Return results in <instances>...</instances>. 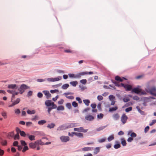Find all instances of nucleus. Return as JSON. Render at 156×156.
<instances>
[{
	"mask_svg": "<svg viewBox=\"0 0 156 156\" xmlns=\"http://www.w3.org/2000/svg\"><path fill=\"white\" fill-rule=\"evenodd\" d=\"M29 88V87L25 84H22L21 85L18 90L19 91L20 93L22 94L25 91V90Z\"/></svg>",
	"mask_w": 156,
	"mask_h": 156,
	"instance_id": "1",
	"label": "nucleus"
},
{
	"mask_svg": "<svg viewBox=\"0 0 156 156\" xmlns=\"http://www.w3.org/2000/svg\"><path fill=\"white\" fill-rule=\"evenodd\" d=\"M45 104L48 107L51 106L53 107V108H57L56 105L53 102H52L51 100H46L45 101Z\"/></svg>",
	"mask_w": 156,
	"mask_h": 156,
	"instance_id": "2",
	"label": "nucleus"
},
{
	"mask_svg": "<svg viewBox=\"0 0 156 156\" xmlns=\"http://www.w3.org/2000/svg\"><path fill=\"white\" fill-rule=\"evenodd\" d=\"M121 84L122 86L124 87L126 91H130L132 89V86L128 84H124L122 83H121Z\"/></svg>",
	"mask_w": 156,
	"mask_h": 156,
	"instance_id": "3",
	"label": "nucleus"
},
{
	"mask_svg": "<svg viewBox=\"0 0 156 156\" xmlns=\"http://www.w3.org/2000/svg\"><path fill=\"white\" fill-rule=\"evenodd\" d=\"M128 119V117L125 114H123L122 115L121 120L123 124H125L126 122Z\"/></svg>",
	"mask_w": 156,
	"mask_h": 156,
	"instance_id": "4",
	"label": "nucleus"
},
{
	"mask_svg": "<svg viewBox=\"0 0 156 156\" xmlns=\"http://www.w3.org/2000/svg\"><path fill=\"white\" fill-rule=\"evenodd\" d=\"M74 131H78L80 132H82L83 133H86L87 131V129H83V127H81L79 128H74Z\"/></svg>",
	"mask_w": 156,
	"mask_h": 156,
	"instance_id": "5",
	"label": "nucleus"
},
{
	"mask_svg": "<svg viewBox=\"0 0 156 156\" xmlns=\"http://www.w3.org/2000/svg\"><path fill=\"white\" fill-rule=\"evenodd\" d=\"M61 141L63 142H66L69 140V137L68 136H62L60 138Z\"/></svg>",
	"mask_w": 156,
	"mask_h": 156,
	"instance_id": "6",
	"label": "nucleus"
},
{
	"mask_svg": "<svg viewBox=\"0 0 156 156\" xmlns=\"http://www.w3.org/2000/svg\"><path fill=\"white\" fill-rule=\"evenodd\" d=\"M140 86H138L137 87L134 88L132 90V92H134L136 94H138L140 93L141 89L140 88Z\"/></svg>",
	"mask_w": 156,
	"mask_h": 156,
	"instance_id": "7",
	"label": "nucleus"
},
{
	"mask_svg": "<svg viewBox=\"0 0 156 156\" xmlns=\"http://www.w3.org/2000/svg\"><path fill=\"white\" fill-rule=\"evenodd\" d=\"M20 101V98H17L16 99V100L14 101H13L11 105H10L9 106V107H11L15 105L18 104Z\"/></svg>",
	"mask_w": 156,
	"mask_h": 156,
	"instance_id": "8",
	"label": "nucleus"
},
{
	"mask_svg": "<svg viewBox=\"0 0 156 156\" xmlns=\"http://www.w3.org/2000/svg\"><path fill=\"white\" fill-rule=\"evenodd\" d=\"M7 87L9 89H12L16 90L18 88V87L15 84H11L8 85Z\"/></svg>",
	"mask_w": 156,
	"mask_h": 156,
	"instance_id": "9",
	"label": "nucleus"
},
{
	"mask_svg": "<svg viewBox=\"0 0 156 156\" xmlns=\"http://www.w3.org/2000/svg\"><path fill=\"white\" fill-rule=\"evenodd\" d=\"M42 92L46 96L47 99H49L51 97V94L50 93L49 91L48 90H43Z\"/></svg>",
	"mask_w": 156,
	"mask_h": 156,
	"instance_id": "10",
	"label": "nucleus"
},
{
	"mask_svg": "<svg viewBox=\"0 0 156 156\" xmlns=\"http://www.w3.org/2000/svg\"><path fill=\"white\" fill-rule=\"evenodd\" d=\"M94 119V117L91 115H87L85 117V119L87 121H91Z\"/></svg>",
	"mask_w": 156,
	"mask_h": 156,
	"instance_id": "11",
	"label": "nucleus"
},
{
	"mask_svg": "<svg viewBox=\"0 0 156 156\" xmlns=\"http://www.w3.org/2000/svg\"><path fill=\"white\" fill-rule=\"evenodd\" d=\"M37 144L35 143V141L34 143H30L29 144L30 147L32 149H35L37 147Z\"/></svg>",
	"mask_w": 156,
	"mask_h": 156,
	"instance_id": "12",
	"label": "nucleus"
},
{
	"mask_svg": "<svg viewBox=\"0 0 156 156\" xmlns=\"http://www.w3.org/2000/svg\"><path fill=\"white\" fill-rule=\"evenodd\" d=\"M156 91V88L155 87H153L149 90V92L150 93L152 94L155 96L156 94H155V92Z\"/></svg>",
	"mask_w": 156,
	"mask_h": 156,
	"instance_id": "13",
	"label": "nucleus"
},
{
	"mask_svg": "<svg viewBox=\"0 0 156 156\" xmlns=\"http://www.w3.org/2000/svg\"><path fill=\"white\" fill-rule=\"evenodd\" d=\"M112 117L115 120H117L119 119L120 116L117 113L113 114Z\"/></svg>",
	"mask_w": 156,
	"mask_h": 156,
	"instance_id": "14",
	"label": "nucleus"
},
{
	"mask_svg": "<svg viewBox=\"0 0 156 156\" xmlns=\"http://www.w3.org/2000/svg\"><path fill=\"white\" fill-rule=\"evenodd\" d=\"M35 143L37 144V146H39V145H44V143L41 140H36L35 141Z\"/></svg>",
	"mask_w": 156,
	"mask_h": 156,
	"instance_id": "15",
	"label": "nucleus"
},
{
	"mask_svg": "<svg viewBox=\"0 0 156 156\" xmlns=\"http://www.w3.org/2000/svg\"><path fill=\"white\" fill-rule=\"evenodd\" d=\"M72 133L74 134L76 136L80 137H83V133H77V132H72Z\"/></svg>",
	"mask_w": 156,
	"mask_h": 156,
	"instance_id": "16",
	"label": "nucleus"
},
{
	"mask_svg": "<svg viewBox=\"0 0 156 156\" xmlns=\"http://www.w3.org/2000/svg\"><path fill=\"white\" fill-rule=\"evenodd\" d=\"M84 103L87 106H88L90 101L88 99H85L83 100Z\"/></svg>",
	"mask_w": 156,
	"mask_h": 156,
	"instance_id": "17",
	"label": "nucleus"
},
{
	"mask_svg": "<svg viewBox=\"0 0 156 156\" xmlns=\"http://www.w3.org/2000/svg\"><path fill=\"white\" fill-rule=\"evenodd\" d=\"M118 109V107L115 106L114 107H112L110 108L109 109V111L110 112H112L114 111H115Z\"/></svg>",
	"mask_w": 156,
	"mask_h": 156,
	"instance_id": "18",
	"label": "nucleus"
},
{
	"mask_svg": "<svg viewBox=\"0 0 156 156\" xmlns=\"http://www.w3.org/2000/svg\"><path fill=\"white\" fill-rule=\"evenodd\" d=\"M91 147H85L82 148V150L83 151H91Z\"/></svg>",
	"mask_w": 156,
	"mask_h": 156,
	"instance_id": "19",
	"label": "nucleus"
},
{
	"mask_svg": "<svg viewBox=\"0 0 156 156\" xmlns=\"http://www.w3.org/2000/svg\"><path fill=\"white\" fill-rule=\"evenodd\" d=\"M100 147H96L94 150V154H97L100 151Z\"/></svg>",
	"mask_w": 156,
	"mask_h": 156,
	"instance_id": "20",
	"label": "nucleus"
},
{
	"mask_svg": "<svg viewBox=\"0 0 156 156\" xmlns=\"http://www.w3.org/2000/svg\"><path fill=\"white\" fill-rule=\"evenodd\" d=\"M27 113L29 114H34L35 113V110L30 111L29 110H28L27 111Z\"/></svg>",
	"mask_w": 156,
	"mask_h": 156,
	"instance_id": "21",
	"label": "nucleus"
},
{
	"mask_svg": "<svg viewBox=\"0 0 156 156\" xmlns=\"http://www.w3.org/2000/svg\"><path fill=\"white\" fill-rule=\"evenodd\" d=\"M70 83L73 87H75L78 84V82L77 81H72Z\"/></svg>",
	"mask_w": 156,
	"mask_h": 156,
	"instance_id": "22",
	"label": "nucleus"
},
{
	"mask_svg": "<svg viewBox=\"0 0 156 156\" xmlns=\"http://www.w3.org/2000/svg\"><path fill=\"white\" fill-rule=\"evenodd\" d=\"M121 144L123 146H125L126 145V143L125 140L123 138H122L121 139Z\"/></svg>",
	"mask_w": 156,
	"mask_h": 156,
	"instance_id": "23",
	"label": "nucleus"
},
{
	"mask_svg": "<svg viewBox=\"0 0 156 156\" xmlns=\"http://www.w3.org/2000/svg\"><path fill=\"white\" fill-rule=\"evenodd\" d=\"M69 86L68 84H65L63 85L62 87V88L64 90L67 89Z\"/></svg>",
	"mask_w": 156,
	"mask_h": 156,
	"instance_id": "24",
	"label": "nucleus"
},
{
	"mask_svg": "<svg viewBox=\"0 0 156 156\" xmlns=\"http://www.w3.org/2000/svg\"><path fill=\"white\" fill-rule=\"evenodd\" d=\"M46 122L45 120H41L38 122V123L39 125H43Z\"/></svg>",
	"mask_w": 156,
	"mask_h": 156,
	"instance_id": "25",
	"label": "nucleus"
},
{
	"mask_svg": "<svg viewBox=\"0 0 156 156\" xmlns=\"http://www.w3.org/2000/svg\"><path fill=\"white\" fill-rule=\"evenodd\" d=\"M115 79L117 81H119L120 82H122L123 81V79H121L119 76H116L115 77Z\"/></svg>",
	"mask_w": 156,
	"mask_h": 156,
	"instance_id": "26",
	"label": "nucleus"
},
{
	"mask_svg": "<svg viewBox=\"0 0 156 156\" xmlns=\"http://www.w3.org/2000/svg\"><path fill=\"white\" fill-rule=\"evenodd\" d=\"M62 79L61 76H58L57 77L53 78V82L58 81Z\"/></svg>",
	"mask_w": 156,
	"mask_h": 156,
	"instance_id": "27",
	"label": "nucleus"
},
{
	"mask_svg": "<svg viewBox=\"0 0 156 156\" xmlns=\"http://www.w3.org/2000/svg\"><path fill=\"white\" fill-rule=\"evenodd\" d=\"M62 79L61 76H58L57 77L53 78V82L58 81Z\"/></svg>",
	"mask_w": 156,
	"mask_h": 156,
	"instance_id": "28",
	"label": "nucleus"
},
{
	"mask_svg": "<svg viewBox=\"0 0 156 156\" xmlns=\"http://www.w3.org/2000/svg\"><path fill=\"white\" fill-rule=\"evenodd\" d=\"M55 126V124L54 123H51L50 124H48L47 126V127L50 129L53 128Z\"/></svg>",
	"mask_w": 156,
	"mask_h": 156,
	"instance_id": "29",
	"label": "nucleus"
},
{
	"mask_svg": "<svg viewBox=\"0 0 156 156\" xmlns=\"http://www.w3.org/2000/svg\"><path fill=\"white\" fill-rule=\"evenodd\" d=\"M115 98V97L112 95H110L109 96V98L111 101L114 100Z\"/></svg>",
	"mask_w": 156,
	"mask_h": 156,
	"instance_id": "30",
	"label": "nucleus"
},
{
	"mask_svg": "<svg viewBox=\"0 0 156 156\" xmlns=\"http://www.w3.org/2000/svg\"><path fill=\"white\" fill-rule=\"evenodd\" d=\"M114 139V136L113 135H111L108 138V141L110 142Z\"/></svg>",
	"mask_w": 156,
	"mask_h": 156,
	"instance_id": "31",
	"label": "nucleus"
},
{
	"mask_svg": "<svg viewBox=\"0 0 156 156\" xmlns=\"http://www.w3.org/2000/svg\"><path fill=\"white\" fill-rule=\"evenodd\" d=\"M15 91V90L12 89H9L7 90V91L9 93L12 94Z\"/></svg>",
	"mask_w": 156,
	"mask_h": 156,
	"instance_id": "32",
	"label": "nucleus"
},
{
	"mask_svg": "<svg viewBox=\"0 0 156 156\" xmlns=\"http://www.w3.org/2000/svg\"><path fill=\"white\" fill-rule=\"evenodd\" d=\"M64 109L63 106L61 105L58 106L57 108V110L58 111L59 110H63Z\"/></svg>",
	"mask_w": 156,
	"mask_h": 156,
	"instance_id": "33",
	"label": "nucleus"
},
{
	"mask_svg": "<svg viewBox=\"0 0 156 156\" xmlns=\"http://www.w3.org/2000/svg\"><path fill=\"white\" fill-rule=\"evenodd\" d=\"M20 139V136L19 135V134L17 133L16 135L14 136V139L15 140H16L17 139L19 140Z\"/></svg>",
	"mask_w": 156,
	"mask_h": 156,
	"instance_id": "34",
	"label": "nucleus"
},
{
	"mask_svg": "<svg viewBox=\"0 0 156 156\" xmlns=\"http://www.w3.org/2000/svg\"><path fill=\"white\" fill-rule=\"evenodd\" d=\"M28 150V147L26 145L25 146H24V147L23 148V149L22 150V152L24 153Z\"/></svg>",
	"mask_w": 156,
	"mask_h": 156,
	"instance_id": "35",
	"label": "nucleus"
},
{
	"mask_svg": "<svg viewBox=\"0 0 156 156\" xmlns=\"http://www.w3.org/2000/svg\"><path fill=\"white\" fill-rule=\"evenodd\" d=\"M39 119V117L37 115H35L34 116V117L33 118H32L31 119L32 120L34 121H36L37 120H38Z\"/></svg>",
	"mask_w": 156,
	"mask_h": 156,
	"instance_id": "36",
	"label": "nucleus"
},
{
	"mask_svg": "<svg viewBox=\"0 0 156 156\" xmlns=\"http://www.w3.org/2000/svg\"><path fill=\"white\" fill-rule=\"evenodd\" d=\"M35 136L34 135H31L30 136H29V139L30 140H35Z\"/></svg>",
	"mask_w": 156,
	"mask_h": 156,
	"instance_id": "37",
	"label": "nucleus"
},
{
	"mask_svg": "<svg viewBox=\"0 0 156 156\" xmlns=\"http://www.w3.org/2000/svg\"><path fill=\"white\" fill-rule=\"evenodd\" d=\"M72 105L74 107H76L78 106V104L75 101H74L72 103Z\"/></svg>",
	"mask_w": 156,
	"mask_h": 156,
	"instance_id": "38",
	"label": "nucleus"
},
{
	"mask_svg": "<svg viewBox=\"0 0 156 156\" xmlns=\"http://www.w3.org/2000/svg\"><path fill=\"white\" fill-rule=\"evenodd\" d=\"M2 115L4 117L5 119H6L7 117L6 113L5 112H3L2 113Z\"/></svg>",
	"mask_w": 156,
	"mask_h": 156,
	"instance_id": "39",
	"label": "nucleus"
},
{
	"mask_svg": "<svg viewBox=\"0 0 156 156\" xmlns=\"http://www.w3.org/2000/svg\"><path fill=\"white\" fill-rule=\"evenodd\" d=\"M105 127V126H101L97 129L96 130L98 131H100L103 130Z\"/></svg>",
	"mask_w": 156,
	"mask_h": 156,
	"instance_id": "40",
	"label": "nucleus"
},
{
	"mask_svg": "<svg viewBox=\"0 0 156 156\" xmlns=\"http://www.w3.org/2000/svg\"><path fill=\"white\" fill-rule=\"evenodd\" d=\"M104 115L102 113H100L99 115H97V117L98 119H102Z\"/></svg>",
	"mask_w": 156,
	"mask_h": 156,
	"instance_id": "41",
	"label": "nucleus"
},
{
	"mask_svg": "<svg viewBox=\"0 0 156 156\" xmlns=\"http://www.w3.org/2000/svg\"><path fill=\"white\" fill-rule=\"evenodd\" d=\"M106 139L105 138H104L103 139H101L100 140H98V142L99 143H101L104 142H105L106 140Z\"/></svg>",
	"mask_w": 156,
	"mask_h": 156,
	"instance_id": "42",
	"label": "nucleus"
},
{
	"mask_svg": "<svg viewBox=\"0 0 156 156\" xmlns=\"http://www.w3.org/2000/svg\"><path fill=\"white\" fill-rule=\"evenodd\" d=\"M20 135L21 136L24 137L26 136V134L25 132L23 131H21L20 133Z\"/></svg>",
	"mask_w": 156,
	"mask_h": 156,
	"instance_id": "43",
	"label": "nucleus"
},
{
	"mask_svg": "<svg viewBox=\"0 0 156 156\" xmlns=\"http://www.w3.org/2000/svg\"><path fill=\"white\" fill-rule=\"evenodd\" d=\"M80 82L82 84H85L86 83L87 80L86 79H83L80 81Z\"/></svg>",
	"mask_w": 156,
	"mask_h": 156,
	"instance_id": "44",
	"label": "nucleus"
},
{
	"mask_svg": "<svg viewBox=\"0 0 156 156\" xmlns=\"http://www.w3.org/2000/svg\"><path fill=\"white\" fill-rule=\"evenodd\" d=\"M76 101H78L79 103L81 104L82 103V101L80 98L76 97Z\"/></svg>",
	"mask_w": 156,
	"mask_h": 156,
	"instance_id": "45",
	"label": "nucleus"
},
{
	"mask_svg": "<svg viewBox=\"0 0 156 156\" xmlns=\"http://www.w3.org/2000/svg\"><path fill=\"white\" fill-rule=\"evenodd\" d=\"M120 146H121L119 144H115L114 145V147L116 149H117L119 148V147H120Z\"/></svg>",
	"mask_w": 156,
	"mask_h": 156,
	"instance_id": "46",
	"label": "nucleus"
},
{
	"mask_svg": "<svg viewBox=\"0 0 156 156\" xmlns=\"http://www.w3.org/2000/svg\"><path fill=\"white\" fill-rule=\"evenodd\" d=\"M20 142L21 145L23 146H25L27 145V143L25 142L23 140H21L20 141Z\"/></svg>",
	"mask_w": 156,
	"mask_h": 156,
	"instance_id": "47",
	"label": "nucleus"
},
{
	"mask_svg": "<svg viewBox=\"0 0 156 156\" xmlns=\"http://www.w3.org/2000/svg\"><path fill=\"white\" fill-rule=\"evenodd\" d=\"M73 94V93L71 92H68L65 93L63 94L64 95H65L66 97V96H67L69 95Z\"/></svg>",
	"mask_w": 156,
	"mask_h": 156,
	"instance_id": "48",
	"label": "nucleus"
},
{
	"mask_svg": "<svg viewBox=\"0 0 156 156\" xmlns=\"http://www.w3.org/2000/svg\"><path fill=\"white\" fill-rule=\"evenodd\" d=\"M132 107L128 108L125 109V111L126 112H128L129 111H131L132 110Z\"/></svg>",
	"mask_w": 156,
	"mask_h": 156,
	"instance_id": "49",
	"label": "nucleus"
},
{
	"mask_svg": "<svg viewBox=\"0 0 156 156\" xmlns=\"http://www.w3.org/2000/svg\"><path fill=\"white\" fill-rule=\"evenodd\" d=\"M66 107L69 109H71L72 107L71 104L70 103H67L66 105Z\"/></svg>",
	"mask_w": 156,
	"mask_h": 156,
	"instance_id": "50",
	"label": "nucleus"
},
{
	"mask_svg": "<svg viewBox=\"0 0 156 156\" xmlns=\"http://www.w3.org/2000/svg\"><path fill=\"white\" fill-rule=\"evenodd\" d=\"M15 113L16 114L19 115L20 113V111L19 109H17L15 110Z\"/></svg>",
	"mask_w": 156,
	"mask_h": 156,
	"instance_id": "51",
	"label": "nucleus"
},
{
	"mask_svg": "<svg viewBox=\"0 0 156 156\" xmlns=\"http://www.w3.org/2000/svg\"><path fill=\"white\" fill-rule=\"evenodd\" d=\"M8 135L9 136H11V137H14V133L13 131L12 132H11L9 133Z\"/></svg>",
	"mask_w": 156,
	"mask_h": 156,
	"instance_id": "52",
	"label": "nucleus"
},
{
	"mask_svg": "<svg viewBox=\"0 0 156 156\" xmlns=\"http://www.w3.org/2000/svg\"><path fill=\"white\" fill-rule=\"evenodd\" d=\"M97 99L99 101H100L103 99V98L101 95H99L97 97Z\"/></svg>",
	"mask_w": 156,
	"mask_h": 156,
	"instance_id": "53",
	"label": "nucleus"
},
{
	"mask_svg": "<svg viewBox=\"0 0 156 156\" xmlns=\"http://www.w3.org/2000/svg\"><path fill=\"white\" fill-rule=\"evenodd\" d=\"M136 108H137L138 111L141 114H143L144 113V112L143 111L141 110L138 107H137Z\"/></svg>",
	"mask_w": 156,
	"mask_h": 156,
	"instance_id": "54",
	"label": "nucleus"
},
{
	"mask_svg": "<svg viewBox=\"0 0 156 156\" xmlns=\"http://www.w3.org/2000/svg\"><path fill=\"white\" fill-rule=\"evenodd\" d=\"M37 96L38 98H41L43 97V94L41 92H39L37 94Z\"/></svg>",
	"mask_w": 156,
	"mask_h": 156,
	"instance_id": "55",
	"label": "nucleus"
},
{
	"mask_svg": "<svg viewBox=\"0 0 156 156\" xmlns=\"http://www.w3.org/2000/svg\"><path fill=\"white\" fill-rule=\"evenodd\" d=\"M130 136H131V137L133 138V137H136V135L135 133L133 132L131 133Z\"/></svg>",
	"mask_w": 156,
	"mask_h": 156,
	"instance_id": "56",
	"label": "nucleus"
},
{
	"mask_svg": "<svg viewBox=\"0 0 156 156\" xmlns=\"http://www.w3.org/2000/svg\"><path fill=\"white\" fill-rule=\"evenodd\" d=\"M59 91L58 90L55 89V90H50V92L51 93H54L56 92H58Z\"/></svg>",
	"mask_w": 156,
	"mask_h": 156,
	"instance_id": "57",
	"label": "nucleus"
},
{
	"mask_svg": "<svg viewBox=\"0 0 156 156\" xmlns=\"http://www.w3.org/2000/svg\"><path fill=\"white\" fill-rule=\"evenodd\" d=\"M114 83L115 84V86H117L118 87H122L121 84V83L119 84V83L117 82H114Z\"/></svg>",
	"mask_w": 156,
	"mask_h": 156,
	"instance_id": "58",
	"label": "nucleus"
},
{
	"mask_svg": "<svg viewBox=\"0 0 156 156\" xmlns=\"http://www.w3.org/2000/svg\"><path fill=\"white\" fill-rule=\"evenodd\" d=\"M149 127L148 126H146L144 129L145 133H146L149 130Z\"/></svg>",
	"mask_w": 156,
	"mask_h": 156,
	"instance_id": "59",
	"label": "nucleus"
},
{
	"mask_svg": "<svg viewBox=\"0 0 156 156\" xmlns=\"http://www.w3.org/2000/svg\"><path fill=\"white\" fill-rule=\"evenodd\" d=\"M2 144L3 145H6L7 144V142L6 140H3L2 142Z\"/></svg>",
	"mask_w": 156,
	"mask_h": 156,
	"instance_id": "60",
	"label": "nucleus"
},
{
	"mask_svg": "<svg viewBox=\"0 0 156 156\" xmlns=\"http://www.w3.org/2000/svg\"><path fill=\"white\" fill-rule=\"evenodd\" d=\"M45 80H46L45 79H38L37 80V81L38 82H41L44 81Z\"/></svg>",
	"mask_w": 156,
	"mask_h": 156,
	"instance_id": "61",
	"label": "nucleus"
},
{
	"mask_svg": "<svg viewBox=\"0 0 156 156\" xmlns=\"http://www.w3.org/2000/svg\"><path fill=\"white\" fill-rule=\"evenodd\" d=\"M64 52L66 53H72L73 51L69 49L65 50H64Z\"/></svg>",
	"mask_w": 156,
	"mask_h": 156,
	"instance_id": "62",
	"label": "nucleus"
},
{
	"mask_svg": "<svg viewBox=\"0 0 156 156\" xmlns=\"http://www.w3.org/2000/svg\"><path fill=\"white\" fill-rule=\"evenodd\" d=\"M156 122V120H155V119L153 120L152 121L151 123H150L149 124V125L150 126H152L153 124H154Z\"/></svg>",
	"mask_w": 156,
	"mask_h": 156,
	"instance_id": "63",
	"label": "nucleus"
},
{
	"mask_svg": "<svg viewBox=\"0 0 156 156\" xmlns=\"http://www.w3.org/2000/svg\"><path fill=\"white\" fill-rule=\"evenodd\" d=\"M91 107L93 109H94L96 107V105L95 104H92L90 105Z\"/></svg>",
	"mask_w": 156,
	"mask_h": 156,
	"instance_id": "64",
	"label": "nucleus"
}]
</instances>
